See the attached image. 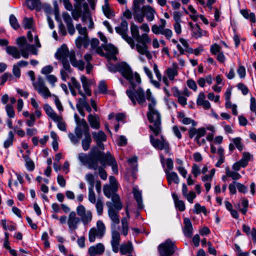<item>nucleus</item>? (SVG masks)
I'll use <instances>...</instances> for the list:
<instances>
[{"instance_id":"5701e85b","label":"nucleus","mask_w":256,"mask_h":256,"mask_svg":"<svg viewBox=\"0 0 256 256\" xmlns=\"http://www.w3.org/2000/svg\"><path fill=\"white\" fill-rule=\"evenodd\" d=\"M184 227L183 232L185 236L188 237H191L192 234V226L191 222L188 218L184 219Z\"/></svg>"},{"instance_id":"6ab92c4d","label":"nucleus","mask_w":256,"mask_h":256,"mask_svg":"<svg viewBox=\"0 0 256 256\" xmlns=\"http://www.w3.org/2000/svg\"><path fill=\"white\" fill-rule=\"evenodd\" d=\"M105 248L103 244L98 243L95 246H90L88 250L90 256H96V255L102 254Z\"/></svg>"},{"instance_id":"bb28decb","label":"nucleus","mask_w":256,"mask_h":256,"mask_svg":"<svg viewBox=\"0 0 256 256\" xmlns=\"http://www.w3.org/2000/svg\"><path fill=\"white\" fill-rule=\"evenodd\" d=\"M26 3L30 10L36 9L37 11L42 10V4L40 0H26Z\"/></svg>"},{"instance_id":"2eb2a0df","label":"nucleus","mask_w":256,"mask_h":256,"mask_svg":"<svg viewBox=\"0 0 256 256\" xmlns=\"http://www.w3.org/2000/svg\"><path fill=\"white\" fill-rule=\"evenodd\" d=\"M150 142L154 148L160 150L164 149L166 152H168L170 149L168 144L166 141L163 136H161V140L154 138L152 135H150Z\"/></svg>"},{"instance_id":"0e129e2a","label":"nucleus","mask_w":256,"mask_h":256,"mask_svg":"<svg viewBox=\"0 0 256 256\" xmlns=\"http://www.w3.org/2000/svg\"><path fill=\"white\" fill-rule=\"evenodd\" d=\"M184 196L186 198L190 203L192 204L194 198H195L196 197V194L194 192L190 191L188 194H187Z\"/></svg>"},{"instance_id":"423d86ee","label":"nucleus","mask_w":256,"mask_h":256,"mask_svg":"<svg viewBox=\"0 0 256 256\" xmlns=\"http://www.w3.org/2000/svg\"><path fill=\"white\" fill-rule=\"evenodd\" d=\"M118 71L129 81L132 88H134L135 87V81L137 84L141 82L140 75L137 72L134 74L126 62H122L118 65Z\"/></svg>"},{"instance_id":"9b49d317","label":"nucleus","mask_w":256,"mask_h":256,"mask_svg":"<svg viewBox=\"0 0 256 256\" xmlns=\"http://www.w3.org/2000/svg\"><path fill=\"white\" fill-rule=\"evenodd\" d=\"M33 86L38 94L42 95L44 98H47L51 96V93L46 86L44 80L42 77L39 76L36 82L33 83Z\"/></svg>"},{"instance_id":"a211bd4d","label":"nucleus","mask_w":256,"mask_h":256,"mask_svg":"<svg viewBox=\"0 0 256 256\" xmlns=\"http://www.w3.org/2000/svg\"><path fill=\"white\" fill-rule=\"evenodd\" d=\"M120 242V234L116 230H113L112 232V240L110 244L114 252L116 253L118 251Z\"/></svg>"},{"instance_id":"473e14b6","label":"nucleus","mask_w":256,"mask_h":256,"mask_svg":"<svg viewBox=\"0 0 256 256\" xmlns=\"http://www.w3.org/2000/svg\"><path fill=\"white\" fill-rule=\"evenodd\" d=\"M111 196L112 200L114 204V205L112 204L113 207H114L116 209L118 210H121L122 207V204L120 202V198L119 196L114 192Z\"/></svg>"},{"instance_id":"4c0bfd02","label":"nucleus","mask_w":256,"mask_h":256,"mask_svg":"<svg viewBox=\"0 0 256 256\" xmlns=\"http://www.w3.org/2000/svg\"><path fill=\"white\" fill-rule=\"evenodd\" d=\"M206 34L205 31L202 30L198 24H196L194 27L193 28V36L196 38H198Z\"/></svg>"},{"instance_id":"8fccbe9b","label":"nucleus","mask_w":256,"mask_h":256,"mask_svg":"<svg viewBox=\"0 0 256 256\" xmlns=\"http://www.w3.org/2000/svg\"><path fill=\"white\" fill-rule=\"evenodd\" d=\"M166 74L169 79L172 80L178 75L177 70L176 68H168L166 70Z\"/></svg>"},{"instance_id":"6e6552de","label":"nucleus","mask_w":256,"mask_h":256,"mask_svg":"<svg viewBox=\"0 0 256 256\" xmlns=\"http://www.w3.org/2000/svg\"><path fill=\"white\" fill-rule=\"evenodd\" d=\"M75 122L76 126L74 129V132L76 136L79 138H82V134H90V128L86 120L84 119H80L77 114L74 116Z\"/></svg>"},{"instance_id":"412c9836","label":"nucleus","mask_w":256,"mask_h":256,"mask_svg":"<svg viewBox=\"0 0 256 256\" xmlns=\"http://www.w3.org/2000/svg\"><path fill=\"white\" fill-rule=\"evenodd\" d=\"M88 120L92 128L98 130L100 128V118L98 115L90 114Z\"/></svg>"},{"instance_id":"79ce46f5","label":"nucleus","mask_w":256,"mask_h":256,"mask_svg":"<svg viewBox=\"0 0 256 256\" xmlns=\"http://www.w3.org/2000/svg\"><path fill=\"white\" fill-rule=\"evenodd\" d=\"M72 72V70L70 68V66L69 64V68L68 69H66L64 66H63V68L60 70V76L62 79L66 81L68 78H69V74Z\"/></svg>"},{"instance_id":"0eeeda50","label":"nucleus","mask_w":256,"mask_h":256,"mask_svg":"<svg viewBox=\"0 0 256 256\" xmlns=\"http://www.w3.org/2000/svg\"><path fill=\"white\" fill-rule=\"evenodd\" d=\"M156 14V11L152 6L146 5L142 6V9L132 14L134 19L136 21L139 23H142L144 20V16L148 22L152 21L154 18Z\"/></svg>"},{"instance_id":"39448f33","label":"nucleus","mask_w":256,"mask_h":256,"mask_svg":"<svg viewBox=\"0 0 256 256\" xmlns=\"http://www.w3.org/2000/svg\"><path fill=\"white\" fill-rule=\"evenodd\" d=\"M136 82L135 83L134 88H132V85L126 91V94L129 98L132 101L134 105H136V102L142 106H146V92L145 94L144 91L142 88H136Z\"/></svg>"},{"instance_id":"5fc2aeb1","label":"nucleus","mask_w":256,"mask_h":256,"mask_svg":"<svg viewBox=\"0 0 256 256\" xmlns=\"http://www.w3.org/2000/svg\"><path fill=\"white\" fill-rule=\"evenodd\" d=\"M76 28L78 30L79 34L82 35V37H88V33L86 27H82L80 24H77L76 25Z\"/></svg>"},{"instance_id":"052dcab7","label":"nucleus","mask_w":256,"mask_h":256,"mask_svg":"<svg viewBox=\"0 0 256 256\" xmlns=\"http://www.w3.org/2000/svg\"><path fill=\"white\" fill-rule=\"evenodd\" d=\"M62 16L66 26L72 24V19L68 13L66 12H64L62 14Z\"/></svg>"},{"instance_id":"bf43d9fd","label":"nucleus","mask_w":256,"mask_h":256,"mask_svg":"<svg viewBox=\"0 0 256 256\" xmlns=\"http://www.w3.org/2000/svg\"><path fill=\"white\" fill-rule=\"evenodd\" d=\"M88 104L86 101V98L84 97L81 98L78 100V103L76 105V108H84V107Z\"/></svg>"},{"instance_id":"7ed1b4c3","label":"nucleus","mask_w":256,"mask_h":256,"mask_svg":"<svg viewBox=\"0 0 256 256\" xmlns=\"http://www.w3.org/2000/svg\"><path fill=\"white\" fill-rule=\"evenodd\" d=\"M55 56L66 69L68 70L69 68L68 58L73 66L77 68L80 70H82L84 68V62L82 60H77L76 58L75 52L74 50L69 51L67 46L64 44L62 45L60 48H58Z\"/></svg>"},{"instance_id":"774afa93","label":"nucleus","mask_w":256,"mask_h":256,"mask_svg":"<svg viewBox=\"0 0 256 256\" xmlns=\"http://www.w3.org/2000/svg\"><path fill=\"white\" fill-rule=\"evenodd\" d=\"M232 142L239 150H242L243 146L241 142V139L239 138H236L232 139Z\"/></svg>"},{"instance_id":"f704fd0d","label":"nucleus","mask_w":256,"mask_h":256,"mask_svg":"<svg viewBox=\"0 0 256 256\" xmlns=\"http://www.w3.org/2000/svg\"><path fill=\"white\" fill-rule=\"evenodd\" d=\"M84 138L82 140V144L84 150H88L90 148L92 142V138L90 134H84Z\"/></svg>"},{"instance_id":"13d9d810","label":"nucleus","mask_w":256,"mask_h":256,"mask_svg":"<svg viewBox=\"0 0 256 256\" xmlns=\"http://www.w3.org/2000/svg\"><path fill=\"white\" fill-rule=\"evenodd\" d=\"M6 110L7 114L10 118H14L15 116L13 106L11 104H7L6 106Z\"/></svg>"},{"instance_id":"f8f14e48","label":"nucleus","mask_w":256,"mask_h":256,"mask_svg":"<svg viewBox=\"0 0 256 256\" xmlns=\"http://www.w3.org/2000/svg\"><path fill=\"white\" fill-rule=\"evenodd\" d=\"M100 162L103 166H106V164L111 166L114 173L118 174L117 163L110 152H108L106 154L102 152V156L100 158Z\"/></svg>"},{"instance_id":"e2e57ef3","label":"nucleus","mask_w":256,"mask_h":256,"mask_svg":"<svg viewBox=\"0 0 256 256\" xmlns=\"http://www.w3.org/2000/svg\"><path fill=\"white\" fill-rule=\"evenodd\" d=\"M33 20L31 18H25L24 19V25L25 28H32Z\"/></svg>"},{"instance_id":"a18cd8bd","label":"nucleus","mask_w":256,"mask_h":256,"mask_svg":"<svg viewBox=\"0 0 256 256\" xmlns=\"http://www.w3.org/2000/svg\"><path fill=\"white\" fill-rule=\"evenodd\" d=\"M226 174L227 176L232 178L234 180H238L241 178V176L238 173L230 171L228 168H226Z\"/></svg>"},{"instance_id":"09e8293b","label":"nucleus","mask_w":256,"mask_h":256,"mask_svg":"<svg viewBox=\"0 0 256 256\" xmlns=\"http://www.w3.org/2000/svg\"><path fill=\"white\" fill-rule=\"evenodd\" d=\"M24 158L27 168L30 171L33 170L34 168V162L29 158L28 156H24Z\"/></svg>"},{"instance_id":"7c9ffc66","label":"nucleus","mask_w":256,"mask_h":256,"mask_svg":"<svg viewBox=\"0 0 256 256\" xmlns=\"http://www.w3.org/2000/svg\"><path fill=\"white\" fill-rule=\"evenodd\" d=\"M81 17L82 22L85 24H86L88 22H90V26H88L89 28H94V23L90 12H84Z\"/></svg>"},{"instance_id":"2f4dec72","label":"nucleus","mask_w":256,"mask_h":256,"mask_svg":"<svg viewBox=\"0 0 256 256\" xmlns=\"http://www.w3.org/2000/svg\"><path fill=\"white\" fill-rule=\"evenodd\" d=\"M172 196L176 207L180 212L184 211L186 208L184 202L182 200H180L176 194H172Z\"/></svg>"},{"instance_id":"9d476101","label":"nucleus","mask_w":256,"mask_h":256,"mask_svg":"<svg viewBox=\"0 0 256 256\" xmlns=\"http://www.w3.org/2000/svg\"><path fill=\"white\" fill-rule=\"evenodd\" d=\"M105 226L101 220L96 222V228H92L88 233V238L90 242H94L96 238H102L105 233Z\"/></svg>"},{"instance_id":"4be33fe9","label":"nucleus","mask_w":256,"mask_h":256,"mask_svg":"<svg viewBox=\"0 0 256 256\" xmlns=\"http://www.w3.org/2000/svg\"><path fill=\"white\" fill-rule=\"evenodd\" d=\"M44 109L47 115L54 121H58L62 118V116H58L48 104H45Z\"/></svg>"},{"instance_id":"de8ad7c7","label":"nucleus","mask_w":256,"mask_h":256,"mask_svg":"<svg viewBox=\"0 0 256 256\" xmlns=\"http://www.w3.org/2000/svg\"><path fill=\"white\" fill-rule=\"evenodd\" d=\"M95 204L98 214L99 216L102 215L103 212L104 208V203L102 200L98 198Z\"/></svg>"},{"instance_id":"603ef678","label":"nucleus","mask_w":256,"mask_h":256,"mask_svg":"<svg viewBox=\"0 0 256 256\" xmlns=\"http://www.w3.org/2000/svg\"><path fill=\"white\" fill-rule=\"evenodd\" d=\"M102 166H98V174L100 178L103 180H106L107 179L108 175L106 171L104 170Z\"/></svg>"},{"instance_id":"393cba45","label":"nucleus","mask_w":256,"mask_h":256,"mask_svg":"<svg viewBox=\"0 0 256 256\" xmlns=\"http://www.w3.org/2000/svg\"><path fill=\"white\" fill-rule=\"evenodd\" d=\"M120 251L121 254L124 255L132 253L133 251V246L131 242L128 241L126 244H122L120 246Z\"/></svg>"},{"instance_id":"c03bdc74","label":"nucleus","mask_w":256,"mask_h":256,"mask_svg":"<svg viewBox=\"0 0 256 256\" xmlns=\"http://www.w3.org/2000/svg\"><path fill=\"white\" fill-rule=\"evenodd\" d=\"M14 140V134L12 131L8 132V138L4 142V148H8L12 144Z\"/></svg>"},{"instance_id":"a19ab883","label":"nucleus","mask_w":256,"mask_h":256,"mask_svg":"<svg viewBox=\"0 0 256 256\" xmlns=\"http://www.w3.org/2000/svg\"><path fill=\"white\" fill-rule=\"evenodd\" d=\"M144 2V0H134L132 7V14L142 9L140 4H143Z\"/></svg>"},{"instance_id":"680f3d73","label":"nucleus","mask_w":256,"mask_h":256,"mask_svg":"<svg viewBox=\"0 0 256 256\" xmlns=\"http://www.w3.org/2000/svg\"><path fill=\"white\" fill-rule=\"evenodd\" d=\"M109 180L110 182V186H112V190L114 191H116L118 190V184L116 181V178L113 176H110L109 177Z\"/></svg>"},{"instance_id":"a878e982","label":"nucleus","mask_w":256,"mask_h":256,"mask_svg":"<svg viewBox=\"0 0 256 256\" xmlns=\"http://www.w3.org/2000/svg\"><path fill=\"white\" fill-rule=\"evenodd\" d=\"M6 52L14 58L18 59L20 58L21 52L18 49L13 46H7L6 48Z\"/></svg>"},{"instance_id":"37998d69","label":"nucleus","mask_w":256,"mask_h":256,"mask_svg":"<svg viewBox=\"0 0 256 256\" xmlns=\"http://www.w3.org/2000/svg\"><path fill=\"white\" fill-rule=\"evenodd\" d=\"M104 48L106 50L110 52L112 54V57L114 58V60H116L117 58L115 55L118 53L117 48L110 44L106 46Z\"/></svg>"},{"instance_id":"c9c22d12","label":"nucleus","mask_w":256,"mask_h":256,"mask_svg":"<svg viewBox=\"0 0 256 256\" xmlns=\"http://www.w3.org/2000/svg\"><path fill=\"white\" fill-rule=\"evenodd\" d=\"M92 135L96 142L105 141L106 138L105 134L102 130H100L98 132H92Z\"/></svg>"},{"instance_id":"72a5a7b5","label":"nucleus","mask_w":256,"mask_h":256,"mask_svg":"<svg viewBox=\"0 0 256 256\" xmlns=\"http://www.w3.org/2000/svg\"><path fill=\"white\" fill-rule=\"evenodd\" d=\"M74 10L72 9V16L74 20H78L82 14V5L76 6V4H74Z\"/></svg>"},{"instance_id":"4d7b16f0","label":"nucleus","mask_w":256,"mask_h":256,"mask_svg":"<svg viewBox=\"0 0 256 256\" xmlns=\"http://www.w3.org/2000/svg\"><path fill=\"white\" fill-rule=\"evenodd\" d=\"M194 212L198 214L201 212H202L204 214H206V210L204 206H201L199 204L197 203L194 206Z\"/></svg>"},{"instance_id":"cd10ccee","label":"nucleus","mask_w":256,"mask_h":256,"mask_svg":"<svg viewBox=\"0 0 256 256\" xmlns=\"http://www.w3.org/2000/svg\"><path fill=\"white\" fill-rule=\"evenodd\" d=\"M80 80L86 94L88 96H91L92 92L89 88L92 84L91 81L88 80L84 76H81Z\"/></svg>"},{"instance_id":"69168bd1","label":"nucleus","mask_w":256,"mask_h":256,"mask_svg":"<svg viewBox=\"0 0 256 256\" xmlns=\"http://www.w3.org/2000/svg\"><path fill=\"white\" fill-rule=\"evenodd\" d=\"M242 204L243 206V208L240 209V210L243 214H245L247 212V208L248 206V200L246 199H242Z\"/></svg>"},{"instance_id":"c85d7f7f","label":"nucleus","mask_w":256,"mask_h":256,"mask_svg":"<svg viewBox=\"0 0 256 256\" xmlns=\"http://www.w3.org/2000/svg\"><path fill=\"white\" fill-rule=\"evenodd\" d=\"M133 194L134 198L137 202L138 206L139 209H142L144 208L141 192L136 188L133 189Z\"/></svg>"},{"instance_id":"1a4fd4ad","label":"nucleus","mask_w":256,"mask_h":256,"mask_svg":"<svg viewBox=\"0 0 256 256\" xmlns=\"http://www.w3.org/2000/svg\"><path fill=\"white\" fill-rule=\"evenodd\" d=\"M115 30L122 38L130 45L132 48H134L135 44L134 40L129 36L127 32H128V24L126 20H122L120 25L115 28Z\"/></svg>"},{"instance_id":"3c124183","label":"nucleus","mask_w":256,"mask_h":256,"mask_svg":"<svg viewBox=\"0 0 256 256\" xmlns=\"http://www.w3.org/2000/svg\"><path fill=\"white\" fill-rule=\"evenodd\" d=\"M88 199L92 204H95L96 202L94 188H88Z\"/></svg>"},{"instance_id":"f3484780","label":"nucleus","mask_w":256,"mask_h":256,"mask_svg":"<svg viewBox=\"0 0 256 256\" xmlns=\"http://www.w3.org/2000/svg\"><path fill=\"white\" fill-rule=\"evenodd\" d=\"M80 218L76 216L74 212L70 213L68 219V225L71 230H76L78 228V224L80 222Z\"/></svg>"},{"instance_id":"aec40b11","label":"nucleus","mask_w":256,"mask_h":256,"mask_svg":"<svg viewBox=\"0 0 256 256\" xmlns=\"http://www.w3.org/2000/svg\"><path fill=\"white\" fill-rule=\"evenodd\" d=\"M28 52H30L32 54L36 55L38 50L34 45L26 44L22 49L20 52L22 56L25 58H28Z\"/></svg>"},{"instance_id":"4468645a","label":"nucleus","mask_w":256,"mask_h":256,"mask_svg":"<svg viewBox=\"0 0 256 256\" xmlns=\"http://www.w3.org/2000/svg\"><path fill=\"white\" fill-rule=\"evenodd\" d=\"M76 213L80 216L81 220L84 224L90 223L92 218V212L90 210H86V208L82 205L78 206L76 209Z\"/></svg>"},{"instance_id":"6e6d98bb","label":"nucleus","mask_w":256,"mask_h":256,"mask_svg":"<svg viewBox=\"0 0 256 256\" xmlns=\"http://www.w3.org/2000/svg\"><path fill=\"white\" fill-rule=\"evenodd\" d=\"M10 25L12 26V28L17 30L19 28L20 25L18 22L17 19L15 17V16L13 14H12L10 16Z\"/></svg>"},{"instance_id":"f03ea898","label":"nucleus","mask_w":256,"mask_h":256,"mask_svg":"<svg viewBox=\"0 0 256 256\" xmlns=\"http://www.w3.org/2000/svg\"><path fill=\"white\" fill-rule=\"evenodd\" d=\"M146 100L149 102L148 118L150 122L152 124L149 126V128L156 136L161 132V116L160 112L155 108L156 101L150 89L146 90Z\"/></svg>"},{"instance_id":"58836bf2","label":"nucleus","mask_w":256,"mask_h":256,"mask_svg":"<svg viewBox=\"0 0 256 256\" xmlns=\"http://www.w3.org/2000/svg\"><path fill=\"white\" fill-rule=\"evenodd\" d=\"M104 15L108 18L114 16V14L110 7L109 4H104L102 6Z\"/></svg>"},{"instance_id":"dca6fc26","label":"nucleus","mask_w":256,"mask_h":256,"mask_svg":"<svg viewBox=\"0 0 256 256\" xmlns=\"http://www.w3.org/2000/svg\"><path fill=\"white\" fill-rule=\"evenodd\" d=\"M106 206L108 207V216L114 224H118L120 221L118 216L119 210L116 209L115 210L110 202H107Z\"/></svg>"},{"instance_id":"f257e3e1","label":"nucleus","mask_w":256,"mask_h":256,"mask_svg":"<svg viewBox=\"0 0 256 256\" xmlns=\"http://www.w3.org/2000/svg\"><path fill=\"white\" fill-rule=\"evenodd\" d=\"M130 30L132 36L131 38L133 40H135L137 42V44L134 46H136L137 52L140 54L139 59L142 62H144V59L142 56H146L148 60L152 59V55L148 50L147 46V44L150 43L151 40L149 38L148 34L144 33L140 36L138 27L134 22L131 23Z\"/></svg>"},{"instance_id":"c756f323","label":"nucleus","mask_w":256,"mask_h":256,"mask_svg":"<svg viewBox=\"0 0 256 256\" xmlns=\"http://www.w3.org/2000/svg\"><path fill=\"white\" fill-rule=\"evenodd\" d=\"M89 40L88 37L78 36L76 40V44L78 48H80L82 44L85 48H87L89 45Z\"/></svg>"},{"instance_id":"b1692460","label":"nucleus","mask_w":256,"mask_h":256,"mask_svg":"<svg viewBox=\"0 0 256 256\" xmlns=\"http://www.w3.org/2000/svg\"><path fill=\"white\" fill-rule=\"evenodd\" d=\"M165 172L168 184H171L172 182L176 184L180 182L179 178L176 172H170L168 170H165Z\"/></svg>"},{"instance_id":"ddd939ff","label":"nucleus","mask_w":256,"mask_h":256,"mask_svg":"<svg viewBox=\"0 0 256 256\" xmlns=\"http://www.w3.org/2000/svg\"><path fill=\"white\" fill-rule=\"evenodd\" d=\"M158 248L160 256H170L174 252L176 246L174 243L168 239L160 244Z\"/></svg>"},{"instance_id":"e433bc0d","label":"nucleus","mask_w":256,"mask_h":256,"mask_svg":"<svg viewBox=\"0 0 256 256\" xmlns=\"http://www.w3.org/2000/svg\"><path fill=\"white\" fill-rule=\"evenodd\" d=\"M240 12L244 18L246 19H250V20L252 22H256V19L254 13L250 12V14H248L247 10H240Z\"/></svg>"},{"instance_id":"ea45409f","label":"nucleus","mask_w":256,"mask_h":256,"mask_svg":"<svg viewBox=\"0 0 256 256\" xmlns=\"http://www.w3.org/2000/svg\"><path fill=\"white\" fill-rule=\"evenodd\" d=\"M252 157L251 154L249 152H244L242 154V158L239 160L242 164V167H246L248 164V162L250 160Z\"/></svg>"},{"instance_id":"20e7f679","label":"nucleus","mask_w":256,"mask_h":256,"mask_svg":"<svg viewBox=\"0 0 256 256\" xmlns=\"http://www.w3.org/2000/svg\"><path fill=\"white\" fill-rule=\"evenodd\" d=\"M102 156V152L100 151L98 148H92L88 156L84 153L78 154V160L84 164H88V168L94 170L98 169V162H100Z\"/></svg>"},{"instance_id":"864d4df0","label":"nucleus","mask_w":256,"mask_h":256,"mask_svg":"<svg viewBox=\"0 0 256 256\" xmlns=\"http://www.w3.org/2000/svg\"><path fill=\"white\" fill-rule=\"evenodd\" d=\"M85 178L87 182L88 183L89 188H94V177L92 174H88L86 175Z\"/></svg>"},{"instance_id":"338daca9","label":"nucleus","mask_w":256,"mask_h":256,"mask_svg":"<svg viewBox=\"0 0 256 256\" xmlns=\"http://www.w3.org/2000/svg\"><path fill=\"white\" fill-rule=\"evenodd\" d=\"M27 44L26 40L24 37H19L16 40V44L22 49Z\"/></svg>"},{"instance_id":"49530a36","label":"nucleus","mask_w":256,"mask_h":256,"mask_svg":"<svg viewBox=\"0 0 256 256\" xmlns=\"http://www.w3.org/2000/svg\"><path fill=\"white\" fill-rule=\"evenodd\" d=\"M104 193V195L108 198H110L111 197L112 193L114 194L116 191H114L112 190V186L109 185L105 184L103 188Z\"/></svg>"}]
</instances>
